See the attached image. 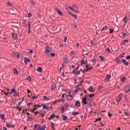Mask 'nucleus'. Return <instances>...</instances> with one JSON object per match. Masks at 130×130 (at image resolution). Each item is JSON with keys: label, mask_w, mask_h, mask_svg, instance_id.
Here are the masks:
<instances>
[{"label": "nucleus", "mask_w": 130, "mask_h": 130, "mask_svg": "<svg viewBox=\"0 0 130 130\" xmlns=\"http://www.w3.org/2000/svg\"><path fill=\"white\" fill-rule=\"evenodd\" d=\"M88 91H89V92H95V89H93V86H91L88 88Z\"/></svg>", "instance_id": "13"}, {"label": "nucleus", "mask_w": 130, "mask_h": 130, "mask_svg": "<svg viewBox=\"0 0 130 130\" xmlns=\"http://www.w3.org/2000/svg\"><path fill=\"white\" fill-rule=\"evenodd\" d=\"M26 23H27V21H26V20H23L22 24H26Z\"/></svg>", "instance_id": "61"}, {"label": "nucleus", "mask_w": 130, "mask_h": 130, "mask_svg": "<svg viewBox=\"0 0 130 130\" xmlns=\"http://www.w3.org/2000/svg\"><path fill=\"white\" fill-rule=\"evenodd\" d=\"M108 29V26L107 25H106L103 27V28L101 30V32H102V31H105V30H107Z\"/></svg>", "instance_id": "16"}, {"label": "nucleus", "mask_w": 130, "mask_h": 130, "mask_svg": "<svg viewBox=\"0 0 130 130\" xmlns=\"http://www.w3.org/2000/svg\"><path fill=\"white\" fill-rule=\"evenodd\" d=\"M51 56L54 57V56H55V53H52V54H51Z\"/></svg>", "instance_id": "52"}, {"label": "nucleus", "mask_w": 130, "mask_h": 130, "mask_svg": "<svg viewBox=\"0 0 130 130\" xmlns=\"http://www.w3.org/2000/svg\"><path fill=\"white\" fill-rule=\"evenodd\" d=\"M129 90H130V87L129 85H126L125 87V88H124V92L125 93H128V92H129Z\"/></svg>", "instance_id": "5"}, {"label": "nucleus", "mask_w": 130, "mask_h": 130, "mask_svg": "<svg viewBox=\"0 0 130 130\" xmlns=\"http://www.w3.org/2000/svg\"><path fill=\"white\" fill-rule=\"evenodd\" d=\"M110 34H112V33H113L114 32V30L113 29L110 28Z\"/></svg>", "instance_id": "42"}, {"label": "nucleus", "mask_w": 130, "mask_h": 130, "mask_svg": "<svg viewBox=\"0 0 130 130\" xmlns=\"http://www.w3.org/2000/svg\"><path fill=\"white\" fill-rule=\"evenodd\" d=\"M3 128V130H8L7 129V127H6V126H4Z\"/></svg>", "instance_id": "63"}, {"label": "nucleus", "mask_w": 130, "mask_h": 130, "mask_svg": "<svg viewBox=\"0 0 130 130\" xmlns=\"http://www.w3.org/2000/svg\"><path fill=\"white\" fill-rule=\"evenodd\" d=\"M63 61L64 62H66V63H69V62H70V61L67 58L63 59Z\"/></svg>", "instance_id": "30"}, {"label": "nucleus", "mask_w": 130, "mask_h": 130, "mask_svg": "<svg viewBox=\"0 0 130 130\" xmlns=\"http://www.w3.org/2000/svg\"><path fill=\"white\" fill-rule=\"evenodd\" d=\"M74 74H76V76H79L81 74V71H76L75 72H73Z\"/></svg>", "instance_id": "27"}, {"label": "nucleus", "mask_w": 130, "mask_h": 130, "mask_svg": "<svg viewBox=\"0 0 130 130\" xmlns=\"http://www.w3.org/2000/svg\"><path fill=\"white\" fill-rule=\"evenodd\" d=\"M88 71H89V69L88 68H87L86 70H84L83 71V74H84V73H85V72H88Z\"/></svg>", "instance_id": "62"}, {"label": "nucleus", "mask_w": 130, "mask_h": 130, "mask_svg": "<svg viewBox=\"0 0 130 130\" xmlns=\"http://www.w3.org/2000/svg\"><path fill=\"white\" fill-rule=\"evenodd\" d=\"M108 115H109V117H111V116H112V114H111V113H110V112H109L108 113Z\"/></svg>", "instance_id": "57"}, {"label": "nucleus", "mask_w": 130, "mask_h": 130, "mask_svg": "<svg viewBox=\"0 0 130 130\" xmlns=\"http://www.w3.org/2000/svg\"><path fill=\"white\" fill-rule=\"evenodd\" d=\"M11 93H14V94H17V90H16V89L12 88L11 90Z\"/></svg>", "instance_id": "18"}, {"label": "nucleus", "mask_w": 130, "mask_h": 130, "mask_svg": "<svg viewBox=\"0 0 130 130\" xmlns=\"http://www.w3.org/2000/svg\"><path fill=\"white\" fill-rule=\"evenodd\" d=\"M60 101H61V100H57L56 101H55L54 102V104H55L56 103H59V102H60Z\"/></svg>", "instance_id": "34"}, {"label": "nucleus", "mask_w": 130, "mask_h": 130, "mask_svg": "<svg viewBox=\"0 0 130 130\" xmlns=\"http://www.w3.org/2000/svg\"><path fill=\"white\" fill-rule=\"evenodd\" d=\"M123 21L124 23H126L127 22V16H126L124 17Z\"/></svg>", "instance_id": "21"}, {"label": "nucleus", "mask_w": 130, "mask_h": 130, "mask_svg": "<svg viewBox=\"0 0 130 130\" xmlns=\"http://www.w3.org/2000/svg\"><path fill=\"white\" fill-rule=\"evenodd\" d=\"M68 8L70 9V10H72V11H75V9H73L71 6H68Z\"/></svg>", "instance_id": "47"}, {"label": "nucleus", "mask_w": 130, "mask_h": 130, "mask_svg": "<svg viewBox=\"0 0 130 130\" xmlns=\"http://www.w3.org/2000/svg\"><path fill=\"white\" fill-rule=\"evenodd\" d=\"M71 94V91H68L66 93V95L67 97L69 96V95Z\"/></svg>", "instance_id": "40"}, {"label": "nucleus", "mask_w": 130, "mask_h": 130, "mask_svg": "<svg viewBox=\"0 0 130 130\" xmlns=\"http://www.w3.org/2000/svg\"><path fill=\"white\" fill-rule=\"evenodd\" d=\"M79 69H80V66H78V67H77L76 68V69H75L73 71V73H75L76 72H78V70H79Z\"/></svg>", "instance_id": "23"}, {"label": "nucleus", "mask_w": 130, "mask_h": 130, "mask_svg": "<svg viewBox=\"0 0 130 130\" xmlns=\"http://www.w3.org/2000/svg\"><path fill=\"white\" fill-rule=\"evenodd\" d=\"M70 15H71V16H72V17H74V18H75L76 20H78V16H77V15H74L73 14V13L69 12Z\"/></svg>", "instance_id": "14"}, {"label": "nucleus", "mask_w": 130, "mask_h": 130, "mask_svg": "<svg viewBox=\"0 0 130 130\" xmlns=\"http://www.w3.org/2000/svg\"><path fill=\"white\" fill-rule=\"evenodd\" d=\"M34 109H35V110H37V105H35L34 106Z\"/></svg>", "instance_id": "51"}, {"label": "nucleus", "mask_w": 130, "mask_h": 130, "mask_svg": "<svg viewBox=\"0 0 130 130\" xmlns=\"http://www.w3.org/2000/svg\"><path fill=\"white\" fill-rule=\"evenodd\" d=\"M124 114L126 115V116H129V114L128 112H124Z\"/></svg>", "instance_id": "59"}, {"label": "nucleus", "mask_w": 130, "mask_h": 130, "mask_svg": "<svg viewBox=\"0 0 130 130\" xmlns=\"http://www.w3.org/2000/svg\"><path fill=\"white\" fill-rule=\"evenodd\" d=\"M80 90H81V88L78 87L74 90V93H78V91H80Z\"/></svg>", "instance_id": "26"}, {"label": "nucleus", "mask_w": 130, "mask_h": 130, "mask_svg": "<svg viewBox=\"0 0 130 130\" xmlns=\"http://www.w3.org/2000/svg\"><path fill=\"white\" fill-rule=\"evenodd\" d=\"M123 96V94H122V93H120L118 98L116 100V101L118 103H119V102H120V101H121V99H122V97Z\"/></svg>", "instance_id": "3"}, {"label": "nucleus", "mask_w": 130, "mask_h": 130, "mask_svg": "<svg viewBox=\"0 0 130 130\" xmlns=\"http://www.w3.org/2000/svg\"><path fill=\"white\" fill-rule=\"evenodd\" d=\"M24 62L26 64L28 63V58L27 57H25L24 58Z\"/></svg>", "instance_id": "32"}, {"label": "nucleus", "mask_w": 130, "mask_h": 130, "mask_svg": "<svg viewBox=\"0 0 130 130\" xmlns=\"http://www.w3.org/2000/svg\"><path fill=\"white\" fill-rule=\"evenodd\" d=\"M82 103H83L84 105H86V104L89 105V104H90V103H89V102L87 101V98L86 97V96L82 99Z\"/></svg>", "instance_id": "2"}, {"label": "nucleus", "mask_w": 130, "mask_h": 130, "mask_svg": "<svg viewBox=\"0 0 130 130\" xmlns=\"http://www.w3.org/2000/svg\"><path fill=\"white\" fill-rule=\"evenodd\" d=\"M89 6L90 8H94V5L93 4H89Z\"/></svg>", "instance_id": "60"}, {"label": "nucleus", "mask_w": 130, "mask_h": 130, "mask_svg": "<svg viewBox=\"0 0 130 130\" xmlns=\"http://www.w3.org/2000/svg\"><path fill=\"white\" fill-rule=\"evenodd\" d=\"M33 105V103H29L27 104V106H28L29 107V106H30V105Z\"/></svg>", "instance_id": "55"}, {"label": "nucleus", "mask_w": 130, "mask_h": 130, "mask_svg": "<svg viewBox=\"0 0 130 130\" xmlns=\"http://www.w3.org/2000/svg\"><path fill=\"white\" fill-rule=\"evenodd\" d=\"M121 82H123L124 81H125V77L121 78Z\"/></svg>", "instance_id": "48"}, {"label": "nucleus", "mask_w": 130, "mask_h": 130, "mask_svg": "<svg viewBox=\"0 0 130 130\" xmlns=\"http://www.w3.org/2000/svg\"><path fill=\"white\" fill-rule=\"evenodd\" d=\"M38 128V124H35L34 127V129L36 130Z\"/></svg>", "instance_id": "33"}, {"label": "nucleus", "mask_w": 130, "mask_h": 130, "mask_svg": "<svg viewBox=\"0 0 130 130\" xmlns=\"http://www.w3.org/2000/svg\"><path fill=\"white\" fill-rule=\"evenodd\" d=\"M27 80H28V81H29L30 82H31V81H32V78L31 77V76H28L27 77Z\"/></svg>", "instance_id": "35"}, {"label": "nucleus", "mask_w": 130, "mask_h": 130, "mask_svg": "<svg viewBox=\"0 0 130 130\" xmlns=\"http://www.w3.org/2000/svg\"><path fill=\"white\" fill-rule=\"evenodd\" d=\"M1 117L2 118V120L6 121V118L5 117V115L4 114L1 115Z\"/></svg>", "instance_id": "28"}, {"label": "nucleus", "mask_w": 130, "mask_h": 130, "mask_svg": "<svg viewBox=\"0 0 130 130\" xmlns=\"http://www.w3.org/2000/svg\"><path fill=\"white\" fill-rule=\"evenodd\" d=\"M50 117H51V118H52L53 119L55 118V117H56V116H55V114H53V115H50Z\"/></svg>", "instance_id": "38"}, {"label": "nucleus", "mask_w": 130, "mask_h": 130, "mask_svg": "<svg viewBox=\"0 0 130 130\" xmlns=\"http://www.w3.org/2000/svg\"><path fill=\"white\" fill-rule=\"evenodd\" d=\"M6 126H7V127H8V128H10L11 127H12V128H15V125H11L10 123H7L6 124Z\"/></svg>", "instance_id": "11"}, {"label": "nucleus", "mask_w": 130, "mask_h": 130, "mask_svg": "<svg viewBox=\"0 0 130 130\" xmlns=\"http://www.w3.org/2000/svg\"><path fill=\"white\" fill-rule=\"evenodd\" d=\"M42 106H43L44 109H45V110H48V111H49V107L46 106L45 104H42Z\"/></svg>", "instance_id": "10"}, {"label": "nucleus", "mask_w": 130, "mask_h": 130, "mask_svg": "<svg viewBox=\"0 0 130 130\" xmlns=\"http://www.w3.org/2000/svg\"><path fill=\"white\" fill-rule=\"evenodd\" d=\"M27 118V120H29V119H32V115H31L30 116H28Z\"/></svg>", "instance_id": "46"}, {"label": "nucleus", "mask_w": 130, "mask_h": 130, "mask_svg": "<svg viewBox=\"0 0 130 130\" xmlns=\"http://www.w3.org/2000/svg\"><path fill=\"white\" fill-rule=\"evenodd\" d=\"M40 128L42 130H45V128H46V124H45L42 127H40Z\"/></svg>", "instance_id": "31"}, {"label": "nucleus", "mask_w": 130, "mask_h": 130, "mask_svg": "<svg viewBox=\"0 0 130 130\" xmlns=\"http://www.w3.org/2000/svg\"><path fill=\"white\" fill-rule=\"evenodd\" d=\"M87 62H85V60L84 59H82L81 62V64L82 66H84V64H86Z\"/></svg>", "instance_id": "19"}, {"label": "nucleus", "mask_w": 130, "mask_h": 130, "mask_svg": "<svg viewBox=\"0 0 130 130\" xmlns=\"http://www.w3.org/2000/svg\"><path fill=\"white\" fill-rule=\"evenodd\" d=\"M110 78H111V75L109 74L107 75L106 78L105 79V82H108Z\"/></svg>", "instance_id": "8"}, {"label": "nucleus", "mask_w": 130, "mask_h": 130, "mask_svg": "<svg viewBox=\"0 0 130 130\" xmlns=\"http://www.w3.org/2000/svg\"><path fill=\"white\" fill-rule=\"evenodd\" d=\"M129 58H130V55H128V56H127L126 57V59H129Z\"/></svg>", "instance_id": "64"}, {"label": "nucleus", "mask_w": 130, "mask_h": 130, "mask_svg": "<svg viewBox=\"0 0 130 130\" xmlns=\"http://www.w3.org/2000/svg\"><path fill=\"white\" fill-rule=\"evenodd\" d=\"M11 107L12 108H17L18 107V104L16 102H14L12 104H11Z\"/></svg>", "instance_id": "6"}, {"label": "nucleus", "mask_w": 130, "mask_h": 130, "mask_svg": "<svg viewBox=\"0 0 130 130\" xmlns=\"http://www.w3.org/2000/svg\"><path fill=\"white\" fill-rule=\"evenodd\" d=\"M51 126H52V128H54V127H55V124H54V123H53V122H51Z\"/></svg>", "instance_id": "43"}, {"label": "nucleus", "mask_w": 130, "mask_h": 130, "mask_svg": "<svg viewBox=\"0 0 130 130\" xmlns=\"http://www.w3.org/2000/svg\"><path fill=\"white\" fill-rule=\"evenodd\" d=\"M31 4H32V5H34V6H35V5H36L35 2H34V1H33V0L31 1Z\"/></svg>", "instance_id": "50"}, {"label": "nucleus", "mask_w": 130, "mask_h": 130, "mask_svg": "<svg viewBox=\"0 0 130 130\" xmlns=\"http://www.w3.org/2000/svg\"><path fill=\"white\" fill-rule=\"evenodd\" d=\"M75 106H76L77 107H80L81 106V102L78 101L76 102V104H75Z\"/></svg>", "instance_id": "12"}, {"label": "nucleus", "mask_w": 130, "mask_h": 130, "mask_svg": "<svg viewBox=\"0 0 130 130\" xmlns=\"http://www.w3.org/2000/svg\"><path fill=\"white\" fill-rule=\"evenodd\" d=\"M73 115H78V114H80V113L79 112H73L72 113Z\"/></svg>", "instance_id": "29"}, {"label": "nucleus", "mask_w": 130, "mask_h": 130, "mask_svg": "<svg viewBox=\"0 0 130 130\" xmlns=\"http://www.w3.org/2000/svg\"><path fill=\"white\" fill-rule=\"evenodd\" d=\"M55 88H56V84H53L51 87V90H54V89H55Z\"/></svg>", "instance_id": "24"}, {"label": "nucleus", "mask_w": 130, "mask_h": 130, "mask_svg": "<svg viewBox=\"0 0 130 130\" xmlns=\"http://www.w3.org/2000/svg\"><path fill=\"white\" fill-rule=\"evenodd\" d=\"M75 53H76V52L74 51H73L71 52V54H72V55H74V54H75Z\"/></svg>", "instance_id": "58"}, {"label": "nucleus", "mask_w": 130, "mask_h": 130, "mask_svg": "<svg viewBox=\"0 0 130 130\" xmlns=\"http://www.w3.org/2000/svg\"><path fill=\"white\" fill-rule=\"evenodd\" d=\"M37 71H38V72H39V73H41V72H42L43 69L41 67H38L37 68Z\"/></svg>", "instance_id": "22"}, {"label": "nucleus", "mask_w": 130, "mask_h": 130, "mask_svg": "<svg viewBox=\"0 0 130 130\" xmlns=\"http://www.w3.org/2000/svg\"><path fill=\"white\" fill-rule=\"evenodd\" d=\"M45 49L44 53L46 54H49V52H52V49H51L49 46H47Z\"/></svg>", "instance_id": "1"}, {"label": "nucleus", "mask_w": 130, "mask_h": 130, "mask_svg": "<svg viewBox=\"0 0 130 130\" xmlns=\"http://www.w3.org/2000/svg\"><path fill=\"white\" fill-rule=\"evenodd\" d=\"M92 62H96L97 60L96 59V58H94L92 60Z\"/></svg>", "instance_id": "49"}, {"label": "nucleus", "mask_w": 130, "mask_h": 130, "mask_svg": "<svg viewBox=\"0 0 130 130\" xmlns=\"http://www.w3.org/2000/svg\"><path fill=\"white\" fill-rule=\"evenodd\" d=\"M31 99H34V100H35V99H38V96H32Z\"/></svg>", "instance_id": "39"}, {"label": "nucleus", "mask_w": 130, "mask_h": 130, "mask_svg": "<svg viewBox=\"0 0 130 130\" xmlns=\"http://www.w3.org/2000/svg\"><path fill=\"white\" fill-rule=\"evenodd\" d=\"M14 74H16V75H18L19 73L18 72V70L16 68H13V69Z\"/></svg>", "instance_id": "15"}, {"label": "nucleus", "mask_w": 130, "mask_h": 130, "mask_svg": "<svg viewBox=\"0 0 130 130\" xmlns=\"http://www.w3.org/2000/svg\"><path fill=\"white\" fill-rule=\"evenodd\" d=\"M7 5H8V6H9V7H12V3H11L10 2H8V3H7Z\"/></svg>", "instance_id": "54"}, {"label": "nucleus", "mask_w": 130, "mask_h": 130, "mask_svg": "<svg viewBox=\"0 0 130 130\" xmlns=\"http://www.w3.org/2000/svg\"><path fill=\"white\" fill-rule=\"evenodd\" d=\"M62 118L63 119V120H67V119H68V116L64 115H62Z\"/></svg>", "instance_id": "25"}, {"label": "nucleus", "mask_w": 130, "mask_h": 130, "mask_svg": "<svg viewBox=\"0 0 130 130\" xmlns=\"http://www.w3.org/2000/svg\"><path fill=\"white\" fill-rule=\"evenodd\" d=\"M32 17V14L31 13H28V18H31Z\"/></svg>", "instance_id": "56"}, {"label": "nucleus", "mask_w": 130, "mask_h": 130, "mask_svg": "<svg viewBox=\"0 0 130 130\" xmlns=\"http://www.w3.org/2000/svg\"><path fill=\"white\" fill-rule=\"evenodd\" d=\"M43 98L44 100H50L49 98L47 97V96H44Z\"/></svg>", "instance_id": "37"}, {"label": "nucleus", "mask_w": 130, "mask_h": 130, "mask_svg": "<svg viewBox=\"0 0 130 130\" xmlns=\"http://www.w3.org/2000/svg\"><path fill=\"white\" fill-rule=\"evenodd\" d=\"M65 108H68L69 107V104H66L64 105Z\"/></svg>", "instance_id": "53"}, {"label": "nucleus", "mask_w": 130, "mask_h": 130, "mask_svg": "<svg viewBox=\"0 0 130 130\" xmlns=\"http://www.w3.org/2000/svg\"><path fill=\"white\" fill-rule=\"evenodd\" d=\"M122 63H123L124 64H125V66H127V67L128 66V64H129V62L126 61V60L123 59L122 60Z\"/></svg>", "instance_id": "9"}, {"label": "nucleus", "mask_w": 130, "mask_h": 130, "mask_svg": "<svg viewBox=\"0 0 130 130\" xmlns=\"http://www.w3.org/2000/svg\"><path fill=\"white\" fill-rule=\"evenodd\" d=\"M73 7L74 9H76L77 10L79 9V7H78V6L77 5H73Z\"/></svg>", "instance_id": "36"}, {"label": "nucleus", "mask_w": 130, "mask_h": 130, "mask_svg": "<svg viewBox=\"0 0 130 130\" xmlns=\"http://www.w3.org/2000/svg\"><path fill=\"white\" fill-rule=\"evenodd\" d=\"M117 63H120L121 62V61L119 59V58H117Z\"/></svg>", "instance_id": "41"}, {"label": "nucleus", "mask_w": 130, "mask_h": 130, "mask_svg": "<svg viewBox=\"0 0 130 130\" xmlns=\"http://www.w3.org/2000/svg\"><path fill=\"white\" fill-rule=\"evenodd\" d=\"M13 55L15 57H17V58H20V53L14 52L13 53Z\"/></svg>", "instance_id": "7"}, {"label": "nucleus", "mask_w": 130, "mask_h": 130, "mask_svg": "<svg viewBox=\"0 0 130 130\" xmlns=\"http://www.w3.org/2000/svg\"><path fill=\"white\" fill-rule=\"evenodd\" d=\"M64 109H66V108L64 107V106H63L61 108V111L62 113H63V112H64Z\"/></svg>", "instance_id": "45"}, {"label": "nucleus", "mask_w": 130, "mask_h": 130, "mask_svg": "<svg viewBox=\"0 0 130 130\" xmlns=\"http://www.w3.org/2000/svg\"><path fill=\"white\" fill-rule=\"evenodd\" d=\"M73 98V95L71 94V93L69 95H68V96L67 97V99H68V100H72V99Z\"/></svg>", "instance_id": "17"}, {"label": "nucleus", "mask_w": 130, "mask_h": 130, "mask_svg": "<svg viewBox=\"0 0 130 130\" xmlns=\"http://www.w3.org/2000/svg\"><path fill=\"white\" fill-rule=\"evenodd\" d=\"M11 36H12V38H13V39H14L15 40H17V39H18V35L16 33L12 32Z\"/></svg>", "instance_id": "4"}, {"label": "nucleus", "mask_w": 130, "mask_h": 130, "mask_svg": "<svg viewBox=\"0 0 130 130\" xmlns=\"http://www.w3.org/2000/svg\"><path fill=\"white\" fill-rule=\"evenodd\" d=\"M58 15H60L61 16H63V14H62V12H61V11H60V10L58 11Z\"/></svg>", "instance_id": "44"}, {"label": "nucleus", "mask_w": 130, "mask_h": 130, "mask_svg": "<svg viewBox=\"0 0 130 130\" xmlns=\"http://www.w3.org/2000/svg\"><path fill=\"white\" fill-rule=\"evenodd\" d=\"M99 58H101V61H104V60H105V58L104 57V56H99Z\"/></svg>", "instance_id": "20"}]
</instances>
